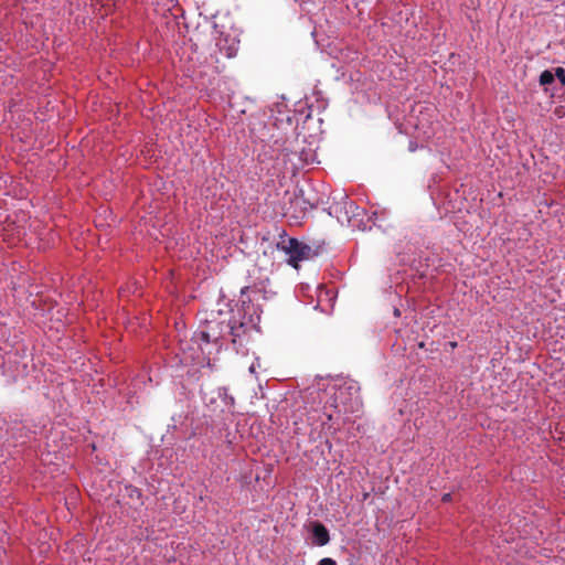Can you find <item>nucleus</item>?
Returning a JSON list of instances; mask_svg holds the SVG:
<instances>
[{
	"mask_svg": "<svg viewBox=\"0 0 565 565\" xmlns=\"http://www.w3.org/2000/svg\"><path fill=\"white\" fill-rule=\"evenodd\" d=\"M126 495L131 500H137L142 504V492L139 488L128 484L125 487Z\"/></svg>",
	"mask_w": 565,
	"mask_h": 565,
	"instance_id": "8",
	"label": "nucleus"
},
{
	"mask_svg": "<svg viewBox=\"0 0 565 565\" xmlns=\"http://www.w3.org/2000/svg\"><path fill=\"white\" fill-rule=\"evenodd\" d=\"M237 45H238V41H236L235 39H233L232 44L228 46V50H227V52H226V55H227L228 57L234 56V55L236 54Z\"/></svg>",
	"mask_w": 565,
	"mask_h": 565,
	"instance_id": "12",
	"label": "nucleus"
},
{
	"mask_svg": "<svg viewBox=\"0 0 565 565\" xmlns=\"http://www.w3.org/2000/svg\"><path fill=\"white\" fill-rule=\"evenodd\" d=\"M555 75L553 71L545 70L541 73L539 83L544 87L545 93L554 92Z\"/></svg>",
	"mask_w": 565,
	"mask_h": 565,
	"instance_id": "5",
	"label": "nucleus"
},
{
	"mask_svg": "<svg viewBox=\"0 0 565 565\" xmlns=\"http://www.w3.org/2000/svg\"><path fill=\"white\" fill-rule=\"evenodd\" d=\"M450 499H451V494L450 493H446L443 497V501H445V502L449 501Z\"/></svg>",
	"mask_w": 565,
	"mask_h": 565,
	"instance_id": "14",
	"label": "nucleus"
},
{
	"mask_svg": "<svg viewBox=\"0 0 565 565\" xmlns=\"http://www.w3.org/2000/svg\"><path fill=\"white\" fill-rule=\"evenodd\" d=\"M348 204L350 205V209H352V207H356V206H355V204H354L353 202H349Z\"/></svg>",
	"mask_w": 565,
	"mask_h": 565,
	"instance_id": "16",
	"label": "nucleus"
},
{
	"mask_svg": "<svg viewBox=\"0 0 565 565\" xmlns=\"http://www.w3.org/2000/svg\"><path fill=\"white\" fill-rule=\"evenodd\" d=\"M555 79L557 78L559 83L565 86V68L556 67L554 70Z\"/></svg>",
	"mask_w": 565,
	"mask_h": 565,
	"instance_id": "11",
	"label": "nucleus"
},
{
	"mask_svg": "<svg viewBox=\"0 0 565 565\" xmlns=\"http://www.w3.org/2000/svg\"><path fill=\"white\" fill-rule=\"evenodd\" d=\"M409 150H411V151H414V150H415V147H414V145H413L412 142L409 143Z\"/></svg>",
	"mask_w": 565,
	"mask_h": 565,
	"instance_id": "15",
	"label": "nucleus"
},
{
	"mask_svg": "<svg viewBox=\"0 0 565 565\" xmlns=\"http://www.w3.org/2000/svg\"><path fill=\"white\" fill-rule=\"evenodd\" d=\"M359 390L360 388L353 382L344 383L342 386H340L338 393L335 394V402L339 401L342 405L345 406V404H347V399L344 397L345 393H348L349 395H354V394L359 393Z\"/></svg>",
	"mask_w": 565,
	"mask_h": 565,
	"instance_id": "4",
	"label": "nucleus"
},
{
	"mask_svg": "<svg viewBox=\"0 0 565 565\" xmlns=\"http://www.w3.org/2000/svg\"><path fill=\"white\" fill-rule=\"evenodd\" d=\"M252 317L248 321H245L244 318H237L236 316H232L228 321H222L216 324L220 329V334L223 335L224 340L231 338L233 348L236 352H239L244 347L245 338L247 335L248 330L254 327Z\"/></svg>",
	"mask_w": 565,
	"mask_h": 565,
	"instance_id": "1",
	"label": "nucleus"
},
{
	"mask_svg": "<svg viewBox=\"0 0 565 565\" xmlns=\"http://www.w3.org/2000/svg\"><path fill=\"white\" fill-rule=\"evenodd\" d=\"M317 565H338L337 562L331 557H324L318 562Z\"/></svg>",
	"mask_w": 565,
	"mask_h": 565,
	"instance_id": "13",
	"label": "nucleus"
},
{
	"mask_svg": "<svg viewBox=\"0 0 565 565\" xmlns=\"http://www.w3.org/2000/svg\"><path fill=\"white\" fill-rule=\"evenodd\" d=\"M269 148L271 149V152H270V154H269V158H270V159L279 160V158H280V153H279L280 145L278 143V141L276 140V141L274 142V146H269Z\"/></svg>",
	"mask_w": 565,
	"mask_h": 565,
	"instance_id": "10",
	"label": "nucleus"
},
{
	"mask_svg": "<svg viewBox=\"0 0 565 565\" xmlns=\"http://www.w3.org/2000/svg\"><path fill=\"white\" fill-rule=\"evenodd\" d=\"M300 159L306 163V164H310L315 161V153L309 150V151H301L300 152Z\"/></svg>",
	"mask_w": 565,
	"mask_h": 565,
	"instance_id": "9",
	"label": "nucleus"
},
{
	"mask_svg": "<svg viewBox=\"0 0 565 565\" xmlns=\"http://www.w3.org/2000/svg\"><path fill=\"white\" fill-rule=\"evenodd\" d=\"M217 45L220 46V49H221V50L223 49V46H222V43H221V42H218V43H217Z\"/></svg>",
	"mask_w": 565,
	"mask_h": 565,
	"instance_id": "18",
	"label": "nucleus"
},
{
	"mask_svg": "<svg viewBox=\"0 0 565 565\" xmlns=\"http://www.w3.org/2000/svg\"><path fill=\"white\" fill-rule=\"evenodd\" d=\"M217 397L221 398L227 407H233L235 405V398L228 394L227 387H218Z\"/></svg>",
	"mask_w": 565,
	"mask_h": 565,
	"instance_id": "7",
	"label": "nucleus"
},
{
	"mask_svg": "<svg viewBox=\"0 0 565 565\" xmlns=\"http://www.w3.org/2000/svg\"><path fill=\"white\" fill-rule=\"evenodd\" d=\"M198 339L200 342L204 343H211V342H218L220 340H224L223 335L220 334V330L216 331L214 327H211L206 331H201L198 334Z\"/></svg>",
	"mask_w": 565,
	"mask_h": 565,
	"instance_id": "6",
	"label": "nucleus"
},
{
	"mask_svg": "<svg viewBox=\"0 0 565 565\" xmlns=\"http://www.w3.org/2000/svg\"><path fill=\"white\" fill-rule=\"evenodd\" d=\"M248 289H249V287H245V288H243V289H242V295H244V294H245V291H246V290H248Z\"/></svg>",
	"mask_w": 565,
	"mask_h": 565,
	"instance_id": "17",
	"label": "nucleus"
},
{
	"mask_svg": "<svg viewBox=\"0 0 565 565\" xmlns=\"http://www.w3.org/2000/svg\"><path fill=\"white\" fill-rule=\"evenodd\" d=\"M308 531L312 537V545L324 546L330 542L329 530L319 521L309 522L307 525Z\"/></svg>",
	"mask_w": 565,
	"mask_h": 565,
	"instance_id": "3",
	"label": "nucleus"
},
{
	"mask_svg": "<svg viewBox=\"0 0 565 565\" xmlns=\"http://www.w3.org/2000/svg\"><path fill=\"white\" fill-rule=\"evenodd\" d=\"M277 248L289 256L288 264L292 267H297L299 262L307 260L313 255L311 246L295 237H288L285 231L280 234Z\"/></svg>",
	"mask_w": 565,
	"mask_h": 565,
	"instance_id": "2",
	"label": "nucleus"
}]
</instances>
